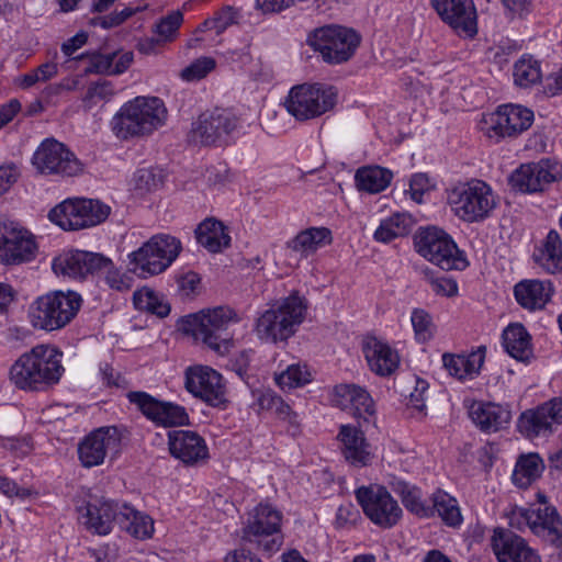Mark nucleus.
Returning <instances> with one entry per match:
<instances>
[{
    "label": "nucleus",
    "instance_id": "f257e3e1",
    "mask_svg": "<svg viewBox=\"0 0 562 562\" xmlns=\"http://www.w3.org/2000/svg\"><path fill=\"white\" fill-rule=\"evenodd\" d=\"M63 353L49 345H37L11 366L10 381L20 390L41 391L59 382Z\"/></svg>",
    "mask_w": 562,
    "mask_h": 562
},
{
    "label": "nucleus",
    "instance_id": "f03ea898",
    "mask_svg": "<svg viewBox=\"0 0 562 562\" xmlns=\"http://www.w3.org/2000/svg\"><path fill=\"white\" fill-rule=\"evenodd\" d=\"M238 321L239 317L234 310L218 306L183 317L179 328L218 355H225L232 346V336L227 329Z\"/></svg>",
    "mask_w": 562,
    "mask_h": 562
},
{
    "label": "nucleus",
    "instance_id": "7ed1b4c3",
    "mask_svg": "<svg viewBox=\"0 0 562 562\" xmlns=\"http://www.w3.org/2000/svg\"><path fill=\"white\" fill-rule=\"evenodd\" d=\"M167 117L164 102L156 97H137L126 102L113 116L111 126L116 137L143 136L161 126Z\"/></svg>",
    "mask_w": 562,
    "mask_h": 562
},
{
    "label": "nucleus",
    "instance_id": "20e7f679",
    "mask_svg": "<svg viewBox=\"0 0 562 562\" xmlns=\"http://www.w3.org/2000/svg\"><path fill=\"white\" fill-rule=\"evenodd\" d=\"M306 308L304 299L296 294L277 302L257 317L255 330L258 338L274 344L286 341L303 323Z\"/></svg>",
    "mask_w": 562,
    "mask_h": 562
},
{
    "label": "nucleus",
    "instance_id": "39448f33",
    "mask_svg": "<svg viewBox=\"0 0 562 562\" xmlns=\"http://www.w3.org/2000/svg\"><path fill=\"white\" fill-rule=\"evenodd\" d=\"M81 297L76 292L55 291L37 297L30 306L34 328L52 331L65 327L77 315Z\"/></svg>",
    "mask_w": 562,
    "mask_h": 562
},
{
    "label": "nucleus",
    "instance_id": "423d86ee",
    "mask_svg": "<svg viewBox=\"0 0 562 562\" xmlns=\"http://www.w3.org/2000/svg\"><path fill=\"white\" fill-rule=\"evenodd\" d=\"M448 200L454 214L469 223L487 218L497 204L492 188L481 180L454 187Z\"/></svg>",
    "mask_w": 562,
    "mask_h": 562
},
{
    "label": "nucleus",
    "instance_id": "0eeeda50",
    "mask_svg": "<svg viewBox=\"0 0 562 562\" xmlns=\"http://www.w3.org/2000/svg\"><path fill=\"white\" fill-rule=\"evenodd\" d=\"M181 241L168 234L154 235L130 255L132 270L147 278L164 272L179 256Z\"/></svg>",
    "mask_w": 562,
    "mask_h": 562
},
{
    "label": "nucleus",
    "instance_id": "6e6552de",
    "mask_svg": "<svg viewBox=\"0 0 562 562\" xmlns=\"http://www.w3.org/2000/svg\"><path fill=\"white\" fill-rule=\"evenodd\" d=\"M337 98V89L333 86L304 83L290 90L284 105L297 121H307L333 110Z\"/></svg>",
    "mask_w": 562,
    "mask_h": 562
},
{
    "label": "nucleus",
    "instance_id": "1a4fd4ad",
    "mask_svg": "<svg viewBox=\"0 0 562 562\" xmlns=\"http://www.w3.org/2000/svg\"><path fill=\"white\" fill-rule=\"evenodd\" d=\"M414 244L420 256L442 270H461L467 267V260L456 243L441 228L435 226L419 228L414 236Z\"/></svg>",
    "mask_w": 562,
    "mask_h": 562
},
{
    "label": "nucleus",
    "instance_id": "9d476101",
    "mask_svg": "<svg viewBox=\"0 0 562 562\" xmlns=\"http://www.w3.org/2000/svg\"><path fill=\"white\" fill-rule=\"evenodd\" d=\"M282 515L267 504H260L248 518L243 529V540L271 554L282 546Z\"/></svg>",
    "mask_w": 562,
    "mask_h": 562
},
{
    "label": "nucleus",
    "instance_id": "9b49d317",
    "mask_svg": "<svg viewBox=\"0 0 562 562\" xmlns=\"http://www.w3.org/2000/svg\"><path fill=\"white\" fill-rule=\"evenodd\" d=\"M110 207L98 200H66L48 213L49 220L64 231H78L103 222Z\"/></svg>",
    "mask_w": 562,
    "mask_h": 562
},
{
    "label": "nucleus",
    "instance_id": "f8f14e48",
    "mask_svg": "<svg viewBox=\"0 0 562 562\" xmlns=\"http://www.w3.org/2000/svg\"><path fill=\"white\" fill-rule=\"evenodd\" d=\"M308 43L321 53L324 61L341 64L352 57L360 44V36L351 29L327 25L316 30Z\"/></svg>",
    "mask_w": 562,
    "mask_h": 562
},
{
    "label": "nucleus",
    "instance_id": "ddd939ff",
    "mask_svg": "<svg viewBox=\"0 0 562 562\" xmlns=\"http://www.w3.org/2000/svg\"><path fill=\"white\" fill-rule=\"evenodd\" d=\"M122 451V435L116 427L108 426L92 430L78 443L77 453L81 467L91 469L113 462Z\"/></svg>",
    "mask_w": 562,
    "mask_h": 562
},
{
    "label": "nucleus",
    "instance_id": "4468645a",
    "mask_svg": "<svg viewBox=\"0 0 562 562\" xmlns=\"http://www.w3.org/2000/svg\"><path fill=\"white\" fill-rule=\"evenodd\" d=\"M38 250L36 237L19 223L0 222V262L19 266L35 259Z\"/></svg>",
    "mask_w": 562,
    "mask_h": 562
},
{
    "label": "nucleus",
    "instance_id": "2eb2a0df",
    "mask_svg": "<svg viewBox=\"0 0 562 562\" xmlns=\"http://www.w3.org/2000/svg\"><path fill=\"white\" fill-rule=\"evenodd\" d=\"M356 498L367 517L381 528H392L402 518L397 501L382 485L361 486L356 491Z\"/></svg>",
    "mask_w": 562,
    "mask_h": 562
},
{
    "label": "nucleus",
    "instance_id": "dca6fc26",
    "mask_svg": "<svg viewBox=\"0 0 562 562\" xmlns=\"http://www.w3.org/2000/svg\"><path fill=\"white\" fill-rule=\"evenodd\" d=\"M562 425V397H553L535 408L526 409L517 428L526 438L549 437Z\"/></svg>",
    "mask_w": 562,
    "mask_h": 562
},
{
    "label": "nucleus",
    "instance_id": "f3484780",
    "mask_svg": "<svg viewBox=\"0 0 562 562\" xmlns=\"http://www.w3.org/2000/svg\"><path fill=\"white\" fill-rule=\"evenodd\" d=\"M32 162L43 175L77 176L82 164L63 144L55 139L44 140L33 155Z\"/></svg>",
    "mask_w": 562,
    "mask_h": 562
},
{
    "label": "nucleus",
    "instance_id": "a211bd4d",
    "mask_svg": "<svg viewBox=\"0 0 562 562\" xmlns=\"http://www.w3.org/2000/svg\"><path fill=\"white\" fill-rule=\"evenodd\" d=\"M510 525L518 529L528 527L531 532L543 539H559L562 533V517L555 506L516 508Z\"/></svg>",
    "mask_w": 562,
    "mask_h": 562
},
{
    "label": "nucleus",
    "instance_id": "6ab92c4d",
    "mask_svg": "<svg viewBox=\"0 0 562 562\" xmlns=\"http://www.w3.org/2000/svg\"><path fill=\"white\" fill-rule=\"evenodd\" d=\"M533 122V112L517 104H504L491 113L483 127L490 138L496 140L514 137L528 130Z\"/></svg>",
    "mask_w": 562,
    "mask_h": 562
},
{
    "label": "nucleus",
    "instance_id": "aec40b11",
    "mask_svg": "<svg viewBox=\"0 0 562 562\" xmlns=\"http://www.w3.org/2000/svg\"><path fill=\"white\" fill-rule=\"evenodd\" d=\"M238 125L237 117L225 110H214L202 113L192 123L190 139L200 145L221 144Z\"/></svg>",
    "mask_w": 562,
    "mask_h": 562
},
{
    "label": "nucleus",
    "instance_id": "412c9836",
    "mask_svg": "<svg viewBox=\"0 0 562 562\" xmlns=\"http://www.w3.org/2000/svg\"><path fill=\"white\" fill-rule=\"evenodd\" d=\"M561 176L558 164L549 159H541L522 164L509 178L513 189L521 193L542 192Z\"/></svg>",
    "mask_w": 562,
    "mask_h": 562
},
{
    "label": "nucleus",
    "instance_id": "4be33fe9",
    "mask_svg": "<svg viewBox=\"0 0 562 562\" xmlns=\"http://www.w3.org/2000/svg\"><path fill=\"white\" fill-rule=\"evenodd\" d=\"M127 398L146 418L158 426L173 427L189 424V415L180 405L159 401L140 391L128 392Z\"/></svg>",
    "mask_w": 562,
    "mask_h": 562
},
{
    "label": "nucleus",
    "instance_id": "5701e85b",
    "mask_svg": "<svg viewBox=\"0 0 562 562\" xmlns=\"http://www.w3.org/2000/svg\"><path fill=\"white\" fill-rule=\"evenodd\" d=\"M431 5L440 19L459 36L476 35L477 21L473 0H431Z\"/></svg>",
    "mask_w": 562,
    "mask_h": 562
},
{
    "label": "nucleus",
    "instance_id": "b1692460",
    "mask_svg": "<svg viewBox=\"0 0 562 562\" xmlns=\"http://www.w3.org/2000/svg\"><path fill=\"white\" fill-rule=\"evenodd\" d=\"M186 387L211 406L218 407L226 402L222 375L209 367L189 368L186 373Z\"/></svg>",
    "mask_w": 562,
    "mask_h": 562
},
{
    "label": "nucleus",
    "instance_id": "393cba45",
    "mask_svg": "<svg viewBox=\"0 0 562 562\" xmlns=\"http://www.w3.org/2000/svg\"><path fill=\"white\" fill-rule=\"evenodd\" d=\"M108 265L106 257L101 254L70 250L55 257L52 268L57 276L83 279L88 274L98 273L102 267Z\"/></svg>",
    "mask_w": 562,
    "mask_h": 562
},
{
    "label": "nucleus",
    "instance_id": "a878e982",
    "mask_svg": "<svg viewBox=\"0 0 562 562\" xmlns=\"http://www.w3.org/2000/svg\"><path fill=\"white\" fill-rule=\"evenodd\" d=\"M491 546L498 562H540V557L526 540L509 529L496 528Z\"/></svg>",
    "mask_w": 562,
    "mask_h": 562
},
{
    "label": "nucleus",
    "instance_id": "bb28decb",
    "mask_svg": "<svg viewBox=\"0 0 562 562\" xmlns=\"http://www.w3.org/2000/svg\"><path fill=\"white\" fill-rule=\"evenodd\" d=\"M337 438L341 443V453L350 465L362 468L372 462L374 453L360 425H341Z\"/></svg>",
    "mask_w": 562,
    "mask_h": 562
},
{
    "label": "nucleus",
    "instance_id": "cd10ccee",
    "mask_svg": "<svg viewBox=\"0 0 562 562\" xmlns=\"http://www.w3.org/2000/svg\"><path fill=\"white\" fill-rule=\"evenodd\" d=\"M170 453L188 465L198 464L209 459L205 440L190 430H173L168 434Z\"/></svg>",
    "mask_w": 562,
    "mask_h": 562
},
{
    "label": "nucleus",
    "instance_id": "c85d7f7f",
    "mask_svg": "<svg viewBox=\"0 0 562 562\" xmlns=\"http://www.w3.org/2000/svg\"><path fill=\"white\" fill-rule=\"evenodd\" d=\"M331 403L342 411L350 412L355 417L368 420L366 416L375 413L374 403L366 389L356 384H338L333 389Z\"/></svg>",
    "mask_w": 562,
    "mask_h": 562
},
{
    "label": "nucleus",
    "instance_id": "c756f323",
    "mask_svg": "<svg viewBox=\"0 0 562 562\" xmlns=\"http://www.w3.org/2000/svg\"><path fill=\"white\" fill-rule=\"evenodd\" d=\"M81 519L87 529L98 535H108L113 526L119 525L122 504L109 499L89 502L83 508Z\"/></svg>",
    "mask_w": 562,
    "mask_h": 562
},
{
    "label": "nucleus",
    "instance_id": "7c9ffc66",
    "mask_svg": "<svg viewBox=\"0 0 562 562\" xmlns=\"http://www.w3.org/2000/svg\"><path fill=\"white\" fill-rule=\"evenodd\" d=\"M362 351L371 371L381 376H389L400 364V356L389 344L375 338L363 340Z\"/></svg>",
    "mask_w": 562,
    "mask_h": 562
},
{
    "label": "nucleus",
    "instance_id": "2f4dec72",
    "mask_svg": "<svg viewBox=\"0 0 562 562\" xmlns=\"http://www.w3.org/2000/svg\"><path fill=\"white\" fill-rule=\"evenodd\" d=\"M469 416L482 431L496 432L509 424L512 412L498 404L473 402L469 408Z\"/></svg>",
    "mask_w": 562,
    "mask_h": 562
},
{
    "label": "nucleus",
    "instance_id": "473e14b6",
    "mask_svg": "<svg viewBox=\"0 0 562 562\" xmlns=\"http://www.w3.org/2000/svg\"><path fill=\"white\" fill-rule=\"evenodd\" d=\"M486 348L480 346L469 355L443 353L442 363L449 375L458 380L472 379L480 373Z\"/></svg>",
    "mask_w": 562,
    "mask_h": 562
},
{
    "label": "nucleus",
    "instance_id": "72a5a7b5",
    "mask_svg": "<svg viewBox=\"0 0 562 562\" xmlns=\"http://www.w3.org/2000/svg\"><path fill=\"white\" fill-rule=\"evenodd\" d=\"M552 293L553 286L550 281L524 280L514 288L517 302L529 311L543 308Z\"/></svg>",
    "mask_w": 562,
    "mask_h": 562
},
{
    "label": "nucleus",
    "instance_id": "f704fd0d",
    "mask_svg": "<svg viewBox=\"0 0 562 562\" xmlns=\"http://www.w3.org/2000/svg\"><path fill=\"white\" fill-rule=\"evenodd\" d=\"M535 261L550 273L562 271V240L557 231H550L541 247L533 252Z\"/></svg>",
    "mask_w": 562,
    "mask_h": 562
},
{
    "label": "nucleus",
    "instance_id": "c9c22d12",
    "mask_svg": "<svg viewBox=\"0 0 562 562\" xmlns=\"http://www.w3.org/2000/svg\"><path fill=\"white\" fill-rule=\"evenodd\" d=\"M429 501L431 505H428V508L431 510V517H440L445 525L452 528L459 527L462 524L463 518L458 501L449 493L437 488L429 497Z\"/></svg>",
    "mask_w": 562,
    "mask_h": 562
},
{
    "label": "nucleus",
    "instance_id": "e433bc0d",
    "mask_svg": "<svg viewBox=\"0 0 562 562\" xmlns=\"http://www.w3.org/2000/svg\"><path fill=\"white\" fill-rule=\"evenodd\" d=\"M331 243V233L326 227H311L299 233L288 243V247L300 254L301 257H308L319 247Z\"/></svg>",
    "mask_w": 562,
    "mask_h": 562
},
{
    "label": "nucleus",
    "instance_id": "4c0bfd02",
    "mask_svg": "<svg viewBox=\"0 0 562 562\" xmlns=\"http://www.w3.org/2000/svg\"><path fill=\"white\" fill-rule=\"evenodd\" d=\"M198 243L211 252H218L228 247L231 237L225 232L222 222L206 218L195 229Z\"/></svg>",
    "mask_w": 562,
    "mask_h": 562
},
{
    "label": "nucleus",
    "instance_id": "58836bf2",
    "mask_svg": "<svg viewBox=\"0 0 562 562\" xmlns=\"http://www.w3.org/2000/svg\"><path fill=\"white\" fill-rule=\"evenodd\" d=\"M119 526L134 538L142 540L150 538L154 532L153 519L126 504H122Z\"/></svg>",
    "mask_w": 562,
    "mask_h": 562
},
{
    "label": "nucleus",
    "instance_id": "ea45409f",
    "mask_svg": "<svg viewBox=\"0 0 562 562\" xmlns=\"http://www.w3.org/2000/svg\"><path fill=\"white\" fill-rule=\"evenodd\" d=\"M503 345L516 360L527 361L532 355L530 336L521 324L509 325L504 330Z\"/></svg>",
    "mask_w": 562,
    "mask_h": 562
},
{
    "label": "nucleus",
    "instance_id": "a19ab883",
    "mask_svg": "<svg viewBox=\"0 0 562 562\" xmlns=\"http://www.w3.org/2000/svg\"><path fill=\"white\" fill-rule=\"evenodd\" d=\"M392 178V171L380 166L361 167L355 176L358 190L369 193H379L385 190Z\"/></svg>",
    "mask_w": 562,
    "mask_h": 562
},
{
    "label": "nucleus",
    "instance_id": "79ce46f5",
    "mask_svg": "<svg viewBox=\"0 0 562 562\" xmlns=\"http://www.w3.org/2000/svg\"><path fill=\"white\" fill-rule=\"evenodd\" d=\"M544 470V463L538 453L521 454L513 472V482L520 488L530 486Z\"/></svg>",
    "mask_w": 562,
    "mask_h": 562
},
{
    "label": "nucleus",
    "instance_id": "37998d69",
    "mask_svg": "<svg viewBox=\"0 0 562 562\" xmlns=\"http://www.w3.org/2000/svg\"><path fill=\"white\" fill-rule=\"evenodd\" d=\"M392 490L401 496L405 508L420 518H431V510L422 499V492L418 487L402 480L391 482Z\"/></svg>",
    "mask_w": 562,
    "mask_h": 562
},
{
    "label": "nucleus",
    "instance_id": "c03bdc74",
    "mask_svg": "<svg viewBox=\"0 0 562 562\" xmlns=\"http://www.w3.org/2000/svg\"><path fill=\"white\" fill-rule=\"evenodd\" d=\"M412 220L405 213H396L383 220L374 233L378 241L390 243L391 240L406 236L409 233Z\"/></svg>",
    "mask_w": 562,
    "mask_h": 562
},
{
    "label": "nucleus",
    "instance_id": "a18cd8bd",
    "mask_svg": "<svg viewBox=\"0 0 562 562\" xmlns=\"http://www.w3.org/2000/svg\"><path fill=\"white\" fill-rule=\"evenodd\" d=\"M514 81L521 88L538 83L542 78L540 63L532 56H522L514 65Z\"/></svg>",
    "mask_w": 562,
    "mask_h": 562
},
{
    "label": "nucleus",
    "instance_id": "49530a36",
    "mask_svg": "<svg viewBox=\"0 0 562 562\" xmlns=\"http://www.w3.org/2000/svg\"><path fill=\"white\" fill-rule=\"evenodd\" d=\"M114 94L115 89L111 81L102 79L91 82L82 98V106L85 110L90 111L109 102Z\"/></svg>",
    "mask_w": 562,
    "mask_h": 562
},
{
    "label": "nucleus",
    "instance_id": "de8ad7c7",
    "mask_svg": "<svg viewBox=\"0 0 562 562\" xmlns=\"http://www.w3.org/2000/svg\"><path fill=\"white\" fill-rule=\"evenodd\" d=\"M312 381V374L305 364L294 363L276 376L281 389L301 387Z\"/></svg>",
    "mask_w": 562,
    "mask_h": 562
},
{
    "label": "nucleus",
    "instance_id": "09e8293b",
    "mask_svg": "<svg viewBox=\"0 0 562 562\" xmlns=\"http://www.w3.org/2000/svg\"><path fill=\"white\" fill-rule=\"evenodd\" d=\"M411 323L414 330L415 340L418 344H425L432 339L436 333V326L431 315L423 308H414L411 314Z\"/></svg>",
    "mask_w": 562,
    "mask_h": 562
},
{
    "label": "nucleus",
    "instance_id": "8fccbe9b",
    "mask_svg": "<svg viewBox=\"0 0 562 562\" xmlns=\"http://www.w3.org/2000/svg\"><path fill=\"white\" fill-rule=\"evenodd\" d=\"M134 304L139 310H146L159 317H166L170 306L153 291H139L134 293Z\"/></svg>",
    "mask_w": 562,
    "mask_h": 562
},
{
    "label": "nucleus",
    "instance_id": "3c124183",
    "mask_svg": "<svg viewBox=\"0 0 562 562\" xmlns=\"http://www.w3.org/2000/svg\"><path fill=\"white\" fill-rule=\"evenodd\" d=\"M216 66V61L212 57H200L182 69L181 78L187 81H194L204 78Z\"/></svg>",
    "mask_w": 562,
    "mask_h": 562
},
{
    "label": "nucleus",
    "instance_id": "603ef678",
    "mask_svg": "<svg viewBox=\"0 0 562 562\" xmlns=\"http://www.w3.org/2000/svg\"><path fill=\"white\" fill-rule=\"evenodd\" d=\"M183 21V15L180 11H173L167 16L162 18L156 26L158 36L164 41L172 40L177 34Z\"/></svg>",
    "mask_w": 562,
    "mask_h": 562
},
{
    "label": "nucleus",
    "instance_id": "864d4df0",
    "mask_svg": "<svg viewBox=\"0 0 562 562\" xmlns=\"http://www.w3.org/2000/svg\"><path fill=\"white\" fill-rule=\"evenodd\" d=\"M85 57H88L89 63H90V65L86 71L95 72V74L113 75L112 65L114 63L115 53H111V54L93 53L91 55H80L77 58L81 59Z\"/></svg>",
    "mask_w": 562,
    "mask_h": 562
},
{
    "label": "nucleus",
    "instance_id": "5fc2aeb1",
    "mask_svg": "<svg viewBox=\"0 0 562 562\" xmlns=\"http://www.w3.org/2000/svg\"><path fill=\"white\" fill-rule=\"evenodd\" d=\"M106 261L109 265L106 267H102L99 272L105 274V281L110 288L117 291L128 290L131 288L132 279L128 276L121 273L109 258H106Z\"/></svg>",
    "mask_w": 562,
    "mask_h": 562
},
{
    "label": "nucleus",
    "instance_id": "6e6d98bb",
    "mask_svg": "<svg viewBox=\"0 0 562 562\" xmlns=\"http://www.w3.org/2000/svg\"><path fill=\"white\" fill-rule=\"evenodd\" d=\"M429 189V181L426 175L416 173L412 177L409 181V189L405 192L411 195V199L416 203L423 202V196L425 192Z\"/></svg>",
    "mask_w": 562,
    "mask_h": 562
},
{
    "label": "nucleus",
    "instance_id": "4d7b16f0",
    "mask_svg": "<svg viewBox=\"0 0 562 562\" xmlns=\"http://www.w3.org/2000/svg\"><path fill=\"white\" fill-rule=\"evenodd\" d=\"M237 19V11L232 7H225L220 10L214 18H212V22L214 25V30L217 34L224 32L229 25L234 24Z\"/></svg>",
    "mask_w": 562,
    "mask_h": 562
},
{
    "label": "nucleus",
    "instance_id": "13d9d810",
    "mask_svg": "<svg viewBox=\"0 0 562 562\" xmlns=\"http://www.w3.org/2000/svg\"><path fill=\"white\" fill-rule=\"evenodd\" d=\"M142 8L135 7V8H124L120 12L111 13L106 16L99 18V24L103 29H110L120 25L123 23L127 18L132 16L134 13L138 12Z\"/></svg>",
    "mask_w": 562,
    "mask_h": 562
},
{
    "label": "nucleus",
    "instance_id": "bf43d9fd",
    "mask_svg": "<svg viewBox=\"0 0 562 562\" xmlns=\"http://www.w3.org/2000/svg\"><path fill=\"white\" fill-rule=\"evenodd\" d=\"M431 290L439 295L453 296L458 292V284L449 278H436L430 281Z\"/></svg>",
    "mask_w": 562,
    "mask_h": 562
},
{
    "label": "nucleus",
    "instance_id": "052dcab7",
    "mask_svg": "<svg viewBox=\"0 0 562 562\" xmlns=\"http://www.w3.org/2000/svg\"><path fill=\"white\" fill-rule=\"evenodd\" d=\"M428 391V383L425 380L415 378V387L409 395V404L418 411L425 407V394Z\"/></svg>",
    "mask_w": 562,
    "mask_h": 562
},
{
    "label": "nucleus",
    "instance_id": "680f3d73",
    "mask_svg": "<svg viewBox=\"0 0 562 562\" xmlns=\"http://www.w3.org/2000/svg\"><path fill=\"white\" fill-rule=\"evenodd\" d=\"M252 396L255 397V405H257L259 409L269 412L273 409V406L279 398V395L269 390L254 391Z\"/></svg>",
    "mask_w": 562,
    "mask_h": 562
},
{
    "label": "nucleus",
    "instance_id": "e2e57ef3",
    "mask_svg": "<svg viewBox=\"0 0 562 562\" xmlns=\"http://www.w3.org/2000/svg\"><path fill=\"white\" fill-rule=\"evenodd\" d=\"M20 110L21 103L16 99H12L7 104L0 106V128L11 122Z\"/></svg>",
    "mask_w": 562,
    "mask_h": 562
},
{
    "label": "nucleus",
    "instance_id": "0e129e2a",
    "mask_svg": "<svg viewBox=\"0 0 562 562\" xmlns=\"http://www.w3.org/2000/svg\"><path fill=\"white\" fill-rule=\"evenodd\" d=\"M16 170L13 166H0V196L16 181Z\"/></svg>",
    "mask_w": 562,
    "mask_h": 562
},
{
    "label": "nucleus",
    "instance_id": "69168bd1",
    "mask_svg": "<svg viewBox=\"0 0 562 562\" xmlns=\"http://www.w3.org/2000/svg\"><path fill=\"white\" fill-rule=\"evenodd\" d=\"M0 491L9 497L19 496L24 498L30 495L27 488L19 487L15 482L2 476H0Z\"/></svg>",
    "mask_w": 562,
    "mask_h": 562
},
{
    "label": "nucleus",
    "instance_id": "338daca9",
    "mask_svg": "<svg viewBox=\"0 0 562 562\" xmlns=\"http://www.w3.org/2000/svg\"><path fill=\"white\" fill-rule=\"evenodd\" d=\"M199 283L200 278L195 272H188L178 280L179 289L186 296L194 293Z\"/></svg>",
    "mask_w": 562,
    "mask_h": 562
},
{
    "label": "nucleus",
    "instance_id": "774afa93",
    "mask_svg": "<svg viewBox=\"0 0 562 562\" xmlns=\"http://www.w3.org/2000/svg\"><path fill=\"white\" fill-rule=\"evenodd\" d=\"M88 36L86 33H77L71 38L67 40L61 45V50L66 56H71L76 50L82 47L87 43Z\"/></svg>",
    "mask_w": 562,
    "mask_h": 562
}]
</instances>
